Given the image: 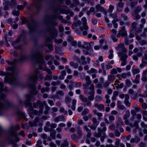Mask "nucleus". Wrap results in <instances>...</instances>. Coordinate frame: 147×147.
<instances>
[{"mask_svg": "<svg viewBox=\"0 0 147 147\" xmlns=\"http://www.w3.org/2000/svg\"><path fill=\"white\" fill-rule=\"evenodd\" d=\"M27 60L35 61L42 64H44L45 63L42 53L39 51L32 53L29 55H22L20 59V60L21 61Z\"/></svg>", "mask_w": 147, "mask_h": 147, "instance_id": "obj_1", "label": "nucleus"}, {"mask_svg": "<svg viewBox=\"0 0 147 147\" xmlns=\"http://www.w3.org/2000/svg\"><path fill=\"white\" fill-rule=\"evenodd\" d=\"M118 21V19H115V20H113L112 22V23L114 24V27L115 28H117V24L115 22Z\"/></svg>", "mask_w": 147, "mask_h": 147, "instance_id": "obj_48", "label": "nucleus"}, {"mask_svg": "<svg viewBox=\"0 0 147 147\" xmlns=\"http://www.w3.org/2000/svg\"><path fill=\"white\" fill-rule=\"evenodd\" d=\"M27 84L31 87V90L30 91V93L33 95H36L38 94V91L36 89L35 86L33 85H32L31 82H28V81L27 82Z\"/></svg>", "mask_w": 147, "mask_h": 147, "instance_id": "obj_9", "label": "nucleus"}, {"mask_svg": "<svg viewBox=\"0 0 147 147\" xmlns=\"http://www.w3.org/2000/svg\"><path fill=\"white\" fill-rule=\"evenodd\" d=\"M142 63L140 65V67L141 68H142L146 66L147 65V62L146 60H145L144 58L143 57L142 60Z\"/></svg>", "mask_w": 147, "mask_h": 147, "instance_id": "obj_24", "label": "nucleus"}, {"mask_svg": "<svg viewBox=\"0 0 147 147\" xmlns=\"http://www.w3.org/2000/svg\"><path fill=\"white\" fill-rule=\"evenodd\" d=\"M10 4V6L11 7H13L16 5L17 3L16 0H11V3Z\"/></svg>", "mask_w": 147, "mask_h": 147, "instance_id": "obj_57", "label": "nucleus"}, {"mask_svg": "<svg viewBox=\"0 0 147 147\" xmlns=\"http://www.w3.org/2000/svg\"><path fill=\"white\" fill-rule=\"evenodd\" d=\"M26 98V100L24 102V104L26 105V107H29L28 111L29 112H32L33 108L32 107V104L31 102H30L31 98V95L30 94H26L25 95Z\"/></svg>", "mask_w": 147, "mask_h": 147, "instance_id": "obj_5", "label": "nucleus"}, {"mask_svg": "<svg viewBox=\"0 0 147 147\" xmlns=\"http://www.w3.org/2000/svg\"><path fill=\"white\" fill-rule=\"evenodd\" d=\"M88 89L90 90L88 92L95 93L94 85L93 84H91Z\"/></svg>", "mask_w": 147, "mask_h": 147, "instance_id": "obj_34", "label": "nucleus"}, {"mask_svg": "<svg viewBox=\"0 0 147 147\" xmlns=\"http://www.w3.org/2000/svg\"><path fill=\"white\" fill-rule=\"evenodd\" d=\"M69 64L71 66L74 67L75 68H77L78 66V63H75L74 62L72 61L70 62Z\"/></svg>", "mask_w": 147, "mask_h": 147, "instance_id": "obj_39", "label": "nucleus"}, {"mask_svg": "<svg viewBox=\"0 0 147 147\" xmlns=\"http://www.w3.org/2000/svg\"><path fill=\"white\" fill-rule=\"evenodd\" d=\"M57 16L56 15L52 16H47L45 18V21L46 22H50V23L53 26H57L58 23L55 22L53 21L52 20L53 19H56Z\"/></svg>", "mask_w": 147, "mask_h": 147, "instance_id": "obj_7", "label": "nucleus"}, {"mask_svg": "<svg viewBox=\"0 0 147 147\" xmlns=\"http://www.w3.org/2000/svg\"><path fill=\"white\" fill-rule=\"evenodd\" d=\"M121 50V51L118 52L117 55L119 57H120V59L122 62L121 63V65L124 66L127 63V59L128 56L126 53L127 50L124 46Z\"/></svg>", "mask_w": 147, "mask_h": 147, "instance_id": "obj_3", "label": "nucleus"}, {"mask_svg": "<svg viewBox=\"0 0 147 147\" xmlns=\"http://www.w3.org/2000/svg\"><path fill=\"white\" fill-rule=\"evenodd\" d=\"M84 130L86 132H88L91 131V130L89 129L87 126L85 125L83 126Z\"/></svg>", "mask_w": 147, "mask_h": 147, "instance_id": "obj_61", "label": "nucleus"}, {"mask_svg": "<svg viewBox=\"0 0 147 147\" xmlns=\"http://www.w3.org/2000/svg\"><path fill=\"white\" fill-rule=\"evenodd\" d=\"M65 119L63 115H60L55 117L54 119V121L55 122H57L59 121H62L65 120Z\"/></svg>", "mask_w": 147, "mask_h": 147, "instance_id": "obj_20", "label": "nucleus"}, {"mask_svg": "<svg viewBox=\"0 0 147 147\" xmlns=\"http://www.w3.org/2000/svg\"><path fill=\"white\" fill-rule=\"evenodd\" d=\"M115 78V76L111 74L108 76V80L109 81L113 82Z\"/></svg>", "mask_w": 147, "mask_h": 147, "instance_id": "obj_32", "label": "nucleus"}, {"mask_svg": "<svg viewBox=\"0 0 147 147\" xmlns=\"http://www.w3.org/2000/svg\"><path fill=\"white\" fill-rule=\"evenodd\" d=\"M61 84V82L59 81H57L56 82H53L51 84L53 86H55L59 85Z\"/></svg>", "mask_w": 147, "mask_h": 147, "instance_id": "obj_55", "label": "nucleus"}, {"mask_svg": "<svg viewBox=\"0 0 147 147\" xmlns=\"http://www.w3.org/2000/svg\"><path fill=\"white\" fill-rule=\"evenodd\" d=\"M11 106V103L9 102H7L5 104L0 102V109H7Z\"/></svg>", "mask_w": 147, "mask_h": 147, "instance_id": "obj_14", "label": "nucleus"}, {"mask_svg": "<svg viewBox=\"0 0 147 147\" xmlns=\"http://www.w3.org/2000/svg\"><path fill=\"white\" fill-rule=\"evenodd\" d=\"M121 35L123 37L126 36L127 35V32L125 30V27L124 26L121 28L119 32L117 34V38H119Z\"/></svg>", "mask_w": 147, "mask_h": 147, "instance_id": "obj_10", "label": "nucleus"}, {"mask_svg": "<svg viewBox=\"0 0 147 147\" xmlns=\"http://www.w3.org/2000/svg\"><path fill=\"white\" fill-rule=\"evenodd\" d=\"M9 133L12 136L16 137L18 136L15 130V128L13 127H11L9 131Z\"/></svg>", "mask_w": 147, "mask_h": 147, "instance_id": "obj_19", "label": "nucleus"}, {"mask_svg": "<svg viewBox=\"0 0 147 147\" xmlns=\"http://www.w3.org/2000/svg\"><path fill=\"white\" fill-rule=\"evenodd\" d=\"M76 131L77 134L79 138H80L83 136L82 131L81 128L79 126H78L76 127Z\"/></svg>", "mask_w": 147, "mask_h": 147, "instance_id": "obj_16", "label": "nucleus"}, {"mask_svg": "<svg viewBox=\"0 0 147 147\" xmlns=\"http://www.w3.org/2000/svg\"><path fill=\"white\" fill-rule=\"evenodd\" d=\"M141 80L144 82L147 81V70L143 71Z\"/></svg>", "mask_w": 147, "mask_h": 147, "instance_id": "obj_17", "label": "nucleus"}, {"mask_svg": "<svg viewBox=\"0 0 147 147\" xmlns=\"http://www.w3.org/2000/svg\"><path fill=\"white\" fill-rule=\"evenodd\" d=\"M85 80L86 81V85H89L91 84V81L90 80V78L89 76H87L85 77Z\"/></svg>", "mask_w": 147, "mask_h": 147, "instance_id": "obj_30", "label": "nucleus"}, {"mask_svg": "<svg viewBox=\"0 0 147 147\" xmlns=\"http://www.w3.org/2000/svg\"><path fill=\"white\" fill-rule=\"evenodd\" d=\"M94 107H96L99 110H104V105L102 104H98L97 103H96L94 105Z\"/></svg>", "mask_w": 147, "mask_h": 147, "instance_id": "obj_22", "label": "nucleus"}, {"mask_svg": "<svg viewBox=\"0 0 147 147\" xmlns=\"http://www.w3.org/2000/svg\"><path fill=\"white\" fill-rule=\"evenodd\" d=\"M47 31L49 32L52 38L56 37L57 35V30L55 28L48 26L46 29Z\"/></svg>", "mask_w": 147, "mask_h": 147, "instance_id": "obj_6", "label": "nucleus"}, {"mask_svg": "<svg viewBox=\"0 0 147 147\" xmlns=\"http://www.w3.org/2000/svg\"><path fill=\"white\" fill-rule=\"evenodd\" d=\"M79 97L80 99L82 102H86V105L89 107L91 106V102L89 101H88L86 97L82 95H80Z\"/></svg>", "mask_w": 147, "mask_h": 147, "instance_id": "obj_11", "label": "nucleus"}, {"mask_svg": "<svg viewBox=\"0 0 147 147\" xmlns=\"http://www.w3.org/2000/svg\"><path fill=\"white\" fill-rule=\"evenodd\" d=\"M124 124L123 121H121V118L119 117L118 118L117 121L116 123V127L117 128H119L122 125H124Z\"/></svg>", "mask_w": 147, "mask_h": 147, "instance_id": "obj_18", "label": "nucleus"}, {"mask_svg": "<svg viewBox=\"0 0 147 147\" xmlns=\"http://www.w3.org/2000/svg\"><path fill=\"white\" fill-rule=\"evenodd\" d=\"M98 133H95L94 135V136L96 138H99L101 136V129L100 128H98Z\"/></svg>", "mask_w": 147, "mask_h": 147, "instance_id": "obj_31", "label": "nucleus"}, {"mask_svg": "<svg viewBox=\"0 0 147 147\" xmlns=\"http://www.w3.org/2000/svg\"><path fill=\"white\" fill-rule=\"evenodd\" d=\"M130 116V112L128 110H127L125 111V114L123 115V119H126L129 117Z\"/></svg>", "mask_w": 147, "mask_h": 147, "instance_id": "obj_29", "label": "nucleus"}, {"mask_svg": "<svg viewBox=\"0 0 147 147\" xmlns=\"http://www.w3.org/2000/svg\"><path fill=\"white\" fill-rule=\"evenodd\" d=\"M89 96H88L87 99L88 100V101L92 100L94 98V95L95 93L88 92Z\"/></svg>", "mask_w": 147, "mask_h": 147, "instance_id": "obj_26", "label": "nucleus"}, {"mask_svg": "<svg viewBox=\"0 0 147 147\" xmlns=\"http://www.w3.org/2000/svg\"><path fill=\"white\" fill-rule=\"evenodd\" d=\"M117 105L118 108L121 110H123L125 108L124 106L121 104V102L119 101H117Z\"/></svg>", "mask_w": 147, "mask_h": 147, "instance_id": "obj_36", "label": "nucleus"}, {"mask_svg": "<svg viewBox=\"0 0 147 147\" xmlns=\"http://www.w3.org/2000/svg\"><path fill=\"white\" fill-rule=\"evenodd\" d=\"M132 72L133 74H136L140 72V70L138 69H135L133 70Z\"/></svg>", "mask_w": 147, "mask_h": 147, "instance_id": "obj_63", "label": "nucleus"}, {"mask_svg": "<svg viewBox=\"0 0 147 147\" xmlns=\"http://www.w3.org/2000/svg\"><path fill=\"white\" fill-rule=\"evenodd\" d=\"M39 68L40 69L43 70L44 71H46L49 74H51L52 72L50 69H48L47 67H45V68H42L41 67H40Z\"/></svg>", "mask_w": 147, "mask_h": 147, "instance_id": "obj_45", "label": "nucleus"}, {"mask_svg": "<svg viewBox=\"0 0 147 147\" xmlns=\"http://www.w3.org/2000/svg\"><path fill=\"white\" fill-rule=\"evenodd\" d=\"M49 90V89L48 87L43 88L41 89V93H43L45 92H48Z\"/></svg>", "mask_w": 147, "mask_h": 147, "instance_id": "obj_47", "label": "nucleus"}, {"mask_svg": "<svg viewBox=\"0 0 147 147\" xmlns=\"http://www.w3.org/2000/svg\"><path fill=\"white\" fill-rule=\"evenodd\" d=\"M124 3L122 1H119L116 5L117 11L119 12L122 10V8L124 5Z\"/></svg>", "mask_w": 147, "mask_h": 147, "instance_id": "obj_13", "label": "nucleus"}, {"mask_svg": "<svg viewBox=\"0 0 147 147\" xmlns=\"http://www.w3.org/2000/svg\"><path fill=\"white\" fill-rule=\"evenodd\" d=\"M142 9L139 6H137L135 8L134 11V13L136 14L138 13Z\"/></svg>", "mask_w": 147, "mask_h": 147, "instance_id": "obj_46", "label": "nucleus"}, {"mask_svg": "<svg viewBox=\"0 0 147 147\" xmlns=\"http://www.w3.org/2000/svg\"><path fill=\"white\" fill-rule=\"evenodd\" d=\"M66 73L65 70H62L60 74V75L59 76V78L60 80H63L64 78V77L66 75Z\"/></svg>", "mask_w": 147, "mask_h": 147, "instance_id": "obj_23", "label": "nucleus"}, {"mask_svg": "<svg viewBox=\"0 0 147 147\" xmlns=\"http://www.w3.org/2000/svg\"><path fill=\"white\" fill-rule=\"evenodd\" d=\"M59 111L61 113H63L65 115H67V111L65 110V109L63 108H61L59 109Z\"/></svg>", "mask_w": 147, "mask_h": 147, "instance_id": "obj_49", "label": "nucleus"}, {"mask_svg": "<svg viewBox=\"0 0 147 147\" xmlns=\"http://www.w3.org/2000/svg\"><path fill=\"white\" fill-rule=\"evenodd\" d=\"M10 3L9 1L5 2L3 3V5L4 6L3 9L5 10H8L9 8V6H10Z\"/></svg>", "mask_w": 147, "mask_h": 147, "instance_id": "obj_25", "label": "nucleus"}, {"mask_svg": "<svg viewBox=\"0 0 147 147\" xmlns=\"http://www.w3.org/2000/svg\"><path fill=\"white\" fill-rule=\"evenodd\" d=\"M124 46V45L123 43H120L117 46L115 47V49L117 51H120Z\"/></svg>", "mask_w": 147, "mask_h": 147, "instance_id": "obj_42", "label": "nucleus"}, {"mask_svg": "<svg viewBox=\"0 0 147 147\" xmlns=\"http://www.w3.org/2000/svg\"><path fill=\"white\" fill-rule=\"evenodd\" d=\"M7 62L9 65H12V66L6 67V69L7 70L11 71L12 72V74L6 76L5 78V81L13 84L15 81L16 79L14 75L17 74L19 71L15 66V62H10L8 61H7Z\"/></svg>", "mask_w": 147, "mask_h": 147, "instance_id": "obj_2", "label": "nucleus"}, {"mask_svg": "<svg viewBox=\"0 0 147 147\" xmlns=\"http://www.w3.org/2000/svg\"><path fill=\"white\" fill-rule=\"evenodd\" d=\"M95 8L96 9V11L103 12L105 15L107 14V12L106 10L103 7L101 6L100 5L98 4L96 5L95 6Z\"/></svg>", "mask_w": 147, "mask_h": 147, "instance_id": "obj_12", "label": "nucleus"}, {"mask_svg": "<svg viewBox=\"0 0 147 147\" xmlns=\"http://www.w3.org/2000/svg\"><path fill=\"white\" fill-rule=\"evenodd\" d=\"M140 75L139 74H138L136 75V78L133 81V82L136 84H138L140 82Z\"/></svg>", "mask_w": 147, "mask_h": 147, "instance_id": "obj_35", "label": "nucleus"}, {"mask_svg": "<svg viewBox=\"0 0 147 147\" xmlns=\"http://www.w3.org/2000/svg\"><path fill=\"white\" fill-rule=\"evenodd\" d=\"M131 2L130 3V5L131 7H134L136 5H137L138 3L137 1H131Z\"/></svg>", "mask_w": 147, "mask_h": 147, "instance_id": "obj_60", "label": "nucleus"}, {"mask_svg": "<svg viewBox=\"0 0 147 147\" xmlns=\"http://www.w3.org/2000/svg\"><path fill=\"white\" fill-rule=\"evenodd\" d=\"M35 23L33 21L29 23L28 25V28L30 32L33 31L35 27Z\"/></svg>", "mask_w": 147, "mask_h": 147, "instance_id": "obj_15", "label": "nucleus"}, {"mask_svg": "<svg viewBox=\"0 0 147 147\" xmlns=\"http://www.w3.org/2000/svg\"><path fill=\"white\" fill-rule=\"evenodd\" d=\"M98 125V124L93 123L91 125H89L88 126L91 129L95 130L96 129Z\"/></svg>", "mask_w": 147, "mask_h": 147, "instance_id": "obj_44", "label": "nucleus"}, {"mask_svg": "<svg viewBox=\"0 0 147 147\" xmlns=\"http://www.w3.org/2000/svg\"><path fill=\"white\" fill-rule=\"evenodd\" d=\"M64 95V93L61 90H59L57 91L56 94L55 96V97L56 98H59L60 97L63 96Z\"/></svg>", "mask_w": 147, "mask_h": 147, "instance_id": "obj_21", "label": "nucleus"}, {"mask_svg": "<svg viewBox=\"0 0 147 147\" xmlns=\"http://www.w3.org/2000/svg\"><path fill=\"white\" fill-rule=\"evenodd\" d=\"M50 133V137L53 139H55V135L56 133V131L55 130L51 131Z\"/></svg>", "mask_w": 147, "mask_h": 147, "instance_id": "obj_33", "label": "nucleus"}, {"mask_svg": "<svg viewBox=\"0 0 147 147\" xmlns=\"http://www.w3.org/2000/svg\"><path fill=\"white\" fill-rule=\"evenodd\" d=\"M52 79V77L51 75H47L44 78V80L45 81L47 80H50Z\"/></svg>", "mask_w": 147, "mask_h": 147, "instance_id": "obj_53", "label": "nucleus"}, {"mask_svg": "<svg viewBox=\"0 0 147 147\" xmlns=\"http://www.w3.org/2000/svg\"><path fill=\"white\" fill-rule=\"evenodd\" d=\"M45 110L44 111V113L45 115H47L49 113V111L50 109V107L49 106H47L45 107Z\"/></svg>", "mask_w": 147, "mask_h": 147, "instance_id": "obj_62", "label": "nucleus"}, {"mask_svg": "<svg viewBox=\"0 0 147 147\" xmlns=\"http://www.w3.org/2000/svg\"><path fill=\"white\" fill-rule=\"evenodd\" d=\"M120 133L118 129H116L115 130L114 134L115 136L119 137L120 136Z\"/></svg>", "mask_w": 147, "mask_h": 147, "instance_id": "obj_59", "label": "nucleus"}, {"mask_svg": "<svg viewBox=\"0 0 147 147\" xmlns=\"http://www.w3.org/2000/svg\"><path fill=\"white\" fill-rule=\"evenodd\" d=\"M33 107L34 108H36L37 107H39V112L40 113H43V106L42 102L40 100H38L36 102L33 103Z\"/></svg>", "mask_w": 147, "mask_h": 147, "instance_id": "obj_8", "label": "nucleus"}, {"mask_svg": "<svg viewBox=\"0 0 147 147\" xmlns=\"http://www.w3.org/2000/svg\"><path fill=\"white\" fill-rule=\"evenodd\" d=\"M98 125V124L93 123L91 125H89L88 126L91 129L95 130L96 129Z\"/></svg>", "mask_w": 147, "mask_h": 147, "instance_id": "obj_43", "label": "nucleus"}, {"mask_svg": "<svg viewBox=\"0 0 147 147\" xmlns=\"http://www.w3.org/2000/svg\"><path fill=\"white\" fill-rule=\"evenodd\" d=\"M38 78L40 80H42L44 78V76L42 74L40 73L38 69H37L35 71L34 74L33 75L28 77L27 80L29 83L33 81L34 84H36Z\"/></svg>", "mask_w": 147, "mask_h": 147, "instance_id": "obj_4", "label": "nucleus"}, {"mask_svg": "<svg viewBox=\"0 0 147 147\" xmlns=\"http://www.w3.org/2000/svg\"><path fill=\"white\" fill-rule=\"evenodd\" d=\"M117 71L116 69L115 68H113L111 71V74L112 75H115L117 74Z\"/></svg>", "mask_w": 147, "mask_h": 147, "instance_id": "obj_52", "label": "nucleus"}, {"mask_svg": "<svg viewBox=\"0 0 147 147\" xmlns=\"http://www.w3.org/2000/svg\"><path fill=\"white\" fill-rule=\"evenodd\" d=\"M81 59L82 61L81 63L83 65H85L86 64L87 62L85 60L86 58L84 56H82L81 57Z\"/></svg>", "mask_w": 147, "mask_h": 147, "instance_id": "obj_40", "label": "nucleus"}, {"mask_svg": "<svg viewBox=\"0 0 147 147\" xmlns=\"http://www.w3.org/2000/svg\"><path fill=\"white\" fill-rule=\"evenodd\" d=\"M57 125L55 123H51L50 124V126L51 127L50 129H49V131H51L53 130V129L56 127Z\"/></svg>", "mask_w": 147, "mask_h": 147, "instance_id": "obj_38", "label": "nucleus"}, {"mask_svg": "<svg viewBox=\"0 0 147 147\" xmlns=\"http://www.w3.org/2000/svg\"><path fill=\"white\" fill-rule=\"evenodd\" d=\"M109 52L110 53V54L108 56V57L110 59H112L113 58V50L112 49L110 50H109Z\"/></svg>", "mask_w": 147, "mask_h": 147, "instance_id": "obj_58", "label": "nucleus"}, {"mask_svg": "<svg viewBox=\"0 0 147 147\" xmlns=\"http://www.w3.org/2000/svg\"><path fill=\"white\" fill-rule=\"evenodd\" d=\"M17 113L19 115L21 116L24 118L26 121H28V119L26 118V115L24 113L21 111H19Z\"/></svg>", "mask_w": 147, "mask_h": 147, "instance_id": "obj_28", "label": "nucleus"}, {"mask_svg": "<svg viewBox=\"0 0 147 147\" xmlns=\"http://www.w3.org/2000/svg\"><path fill=\"white\" fill-rule=\"evenodd\" d=\"M95 100L96 101H101L102 100V99L101 96L99 95H97L95 96Z\"/></svg>", "mask_w": 147, "mask_h": 147, "instance_id": "obj_56", "label": "nucleus"}, {"mask_svg": "<svg viewBox=\"0 0 147 147\" xmlns=\"http://www.w3.org/2000/svg\"><path fill=\"white\" fill-rule=\"evenodd\" d=\"M71 139L73 140H74L76 142H78V136H77L76 135L73 134L71 136Z\"/></svg>", "mask_w": 147, "mask_h": 147, "instance_id": "obj_37", "label": "nucleus"}, {"mask_svg": "<svg viewBox=\"0 0 147 147\" xmlns=\"http://www.w3.org/2000/svg\"><path fill=\"white\" fill-rule=\"evenodd\" d=\"M61 147H68L69 143L67 140H64L63 142L60 146Z\"/></svg>", "mask_w": 147, "mask_h": 147, "instance_id": "obj_27", "label": "nucleus"}, {"mask_svg": "<svg viewBox=\"0 0 147 147\" xmlns=\"http://www.w3.org/2000/svg\"><path fill=\"white\" fill-rule=\"evenodd\" d=\"M89 110L87 108H85L84 109L83 111L82 112V115H84L86 114L89 113Z\"/></svg>", "mask_w": 147, "mask_h": 147, "instance_id": "obj_51", "label": "nucleus"}, {"mask_svg": "<svg viewBox=\"0 0 147 147\" xmlns=\"http://www.w3.org/2000/svg\"><path fill=\"white\" fill-rule=\"evenodd\" d=\"M65 69L66 70L67 72L69 74H70L71 73V70L69 68V66L68 65H66L65 66Z\"/></svg>", "mask_w": 147, "mask_h": 147, "instance_id": "obj_50", "label": "nucleus"}, {"mask_svg": "<svg viewBox=\"0 0 147 147\" xmlns=\"http://www.w3.org/2000/svg\"><path fill=\"white\" fill-rule=\"evenodd\" d=\"M132 16L135 17V19L136 20H139L140 18V16L138 14H135L134 13L132 15Z\"/></svg>", "mask_w": 147, "mask_h": 147, "instance_id": "obj_64", "label": "nucleus"}, {"mask_svg": "<svg viewBox=\"0 0 147 147\" xmlns=\"http://www.w3.org/2000/svg\"><path fill=\"white\" fill-rule=\"evenodd\" d=\"M109 16L113 18V20H115V19H117V14L116 13H111L109 15Z\"/></svg>", "mask_w": 147, "mask_h": 147, "instance_id": "obj_54", "label": "nucleus"}, {"mask_svg": "<svg viewBox=\"0 0 147 147\" xmlns=\"http://www.w3.org/2000/svg\"><path fill=\"white\" fill-rule=\"evenodd\" d=\"M87 72L89 74L96 73H97V71L94 68H92L90 70L87 71Z\"/></svg>", "mask_w": 147, "mask_h": 147, "instance_id": "obj_41", "label": "nucleus"}]
</instances>
